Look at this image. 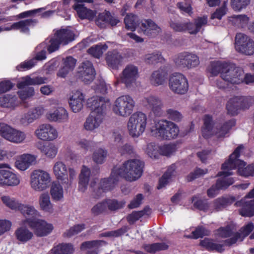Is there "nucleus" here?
<instances>
[{
	"label": "nucleus",
	"instance_id": "nucleus-1",
	"mask_svg": "<svg viewBox=\"0 0 254 254\" xmlns=\"http://www.w3.org/2000/svg\"><path fill=\"white\" fill-rule=\"evenodd\" d=\"M75 34L70 29H61L57 30L54 35L49 39H46L44 42L36 47L38 52L35 60L42 61L46 59V49L49 53H53L59 48L60 45H66L74 40Z\"/></svg>",
	"mask_w": 254,
	"mask_h": 254
},
{
	"label": "nucleus",
	"instance_id": "nucleus-2",
	"mask_svg": "<svg viewBox=\"0 0 254 254\" xmlns=\"http://www.w3.org/2000/svg\"><path fill=\"white\" fill-rule=\"evenodd\" d=\"M245 148L242 145H239L230 155L229 159L222 165L223 173L228 177L232 175L231 171L238 168V174L243 177L254 176V164L246 166V163L238 159L240 154L243 152Z\"/></svg>",
	"mask_w": 254,
	"mask_h": 254
},
{
	"label": "nucleus",
	"instance_id": "nucleus-3",
	"mask_svg": "<svg viewBox=\"0 0 254 254\" xmlns=\"http://www.w3.org/2000/svg\"><path fill=\"white\" fill-rule=\"evenodd\" d=\"M143 163L138 159H130L121 166L115 167L112 170V176L118 173L120 177L129 182L138 180L143 172Z\"/></svg>",
	"mask_w": 254,
	"mask_h": 254
},
{
	"label": "nucleus",
	"instance_id": "nucleus-4",
	"mask_svg": "<svg viewBox=\"0 0 254 254\" xmlns=\"http://www.w3.org/2000/svg\"><path fill=\"white\" fill-rule=\"evenodd\" d=\"M235 125V121L231 120L223 124L213 126L211 117L205 115L204 118V125L201 129V134L205 138L212 135H215L218 138H224L228 135L229 130Z\"/></svg>",
	"mask_w": 254,
	"mask_h": 254
},
{
	"label": "nucleus",
	"instance_id": "nucleus-5",
	"mask_svg": "<svg viewBox=\"0 0 254 254\" xmlns=\"http://www.w3.org/2000/svg\"><path fill=\"white\" fill-rule=\"evenodd\" d=\"M149 129L152 135L164 140L176 138L179 133L178 126L166 120L155 121Z\"/></svg>",
	"mask_w": 254,
	"mask_h": 254
},
{
	"label": "nucleus",
	"instance_id": "nucleus-6",
	"mask_svg": "<svg viewBox=\"0 0 254 254\" xmlns=\"http://www.w3.org/2000/svg\"><path fill=\"white\" fill-rule=\"evenodd\" d=\"M147 115L142 112L132 114L127 122V127L129 135L132 138H137L142 135L147 126Z\"/></svg>",
	"mask_w": 254,
	"mask_h": 254
},
{
	"label": "nucleus",
	"instance_id": "nucleus-7",
	"mask_svg": "<svg viewBox=\"0 0 254 254\" xmlns=\"http://www.w3.org/2000/svg\"><path fill=\"white\" fill-rule=\"evenodd\" d=\"M244 71L235 65L226 63L224 69L221 73V77L223 81H217L216 86L219 88H226L225 82L231 84H240L243 82Z\"/></svg>",
	"mask_w": 254,
	"mask_h": 254
},
{
	"label": "nucleus",
	"instance_id": "nucleus-8",
	"mask_svg": "<svg viewBox=\"0 0 254 254\" xmlns=\"http://www.w3.org/2000/svg\"><path fill=\"white\" fill-rule=\"evenodd\" d=\"M135 101L129 95H124L118 97L114 101L112 109L117 116L126 118L130 115L134 110Z\"/></svg>",
	"mask_w": 254,
	"mask_h": 254
},
{
	"label": "nucleus",
	"instance_id": "nucleus-9",
	"mask_svg": "<svg viewBox=\"0 0 254 254\" xmlns=\"http://www.w3.org/2000/svg\"><path fill=\"white\" fill-rule=\"evenodd\" d=\"M47 78L42 77H36L31 78L30 76H26L21 78L17 84V86L21 90L18 92L20 98L24 101L34 95V90L33 87H27L26 86L39 85L47 82Z\"/></svg>",
	"mask_w": 254,
	"mask_h": 254
},
{
	"label": "nucleus",
	"instance_id": "nucleus-10",
	"mask_svg": "<svg viewBox=\"0 0 254 254\" xmlns=\"http://www.w3.org/2000/svg\"><path fill=\"white\" fill-rule=\"evenodd\" d=\"M30 179L31 188L37 191H42L47 189L51 182L50 174L47 171L40 169L33 171Z\"/></svg>",
	"mask_w": 254,
	"mask_h": 254
},
{
	"label": "nucleus",
	"instance_id": "nucleus-11",
	"mask_svg": "<svg viewBox=\"0 0 254 254\" xmlns=\"http://www.w3.org/2000/svg\"><path fill=\"white\" fill-rule=\"evenodd\" d=\"M46 107L53 109L46 114V119L50 122L63 123L68 121L69 115L67 111L64 107L59 106L57 101H50Z\"/></svg>",
	"mask_w": 254,
	"mask_h": 254
},
{
	"label": "nucleus",
	"instance_id": "nucleus-12",
	"mask_svg": "<svg viewBox=\"0 0 254 254\" xmlns=\"http://www.w3.org/2000/svg\"><path fill=\"white\" fill-rule=\"evenodd\" d=\"M232 201V199L230 198L219 197L215 199L213 203L209 204L206 201L198 199L196 196L192 199V202L195 207L208 212H212L214 210H218L231 203Z\"/></svg>",
	"mask_w": 254,
	"mask_h": 254
},
{
	"label": "nucleus",
	"instance_id": "nucleus-13",
	"mask_svg": "<svg viewBox=\"0 0 254 254\" xmlns=\"http://www.w3.org/2000/svg\"><path fill=\"white\" fill-rule=\"evenodd\" d=\"M0 135L6 140L14 143H22L26 138L24 132L4 123L0 124Z\"/></svg>",
	"mask_w": 254,
	"mask_h": 254
},
{
	"label": "nucleus",
	"instance_id": "nucleus-14",
	"mask_svg": "<svg viewBox=\"0 0 254 254\" xmlns=\"http://www.w3.org/2000/svg\"><path fill=\"white\" fill-rule=\"evenodd\" d=\"M236 50L245 55L254 54V41L250 37L243 33H238L235 37Z\"/></svg>",
	"mask_w": 254,
	"mask_h": 254
},
{
	"label": "nucleus",
	"instance_id": "nucleus-15",
	"mask_svg": "<svg viewBox=\"0 0 254 254\" xmlns=\"http://www.w3.org/2000/svg\"><path fill=\"white\" fill-rule=\"evenodd\" d=\"M35 136L43 141H52L59 137L57 128L50 124H42L38 126L34 131Z\"/></svg>",
	"mask_w": 254,
	"mask_h": 254
},
{
	"label": "nucleus",
	"instance_id": "nucleus-16",
	"mask_svg": "<svg viewBox=\"0 0 254 254\" xmlns=\"http://www.w3.org/2000/svg\"><path fill=\"white\" fill-rule=\"evenodd\" d=\"M176 66L181 68H191L199 64L198 56L193 53L185 52L179 54L174 59Z\"/></svg>",
	"mask_w": 254,
	"mask_h": 254
},
{
	"label": "nucleus",
	"instance_id": "nucleus-17",
	"mask_svg": "<svg viewBox=\"0 0 254 254\" xmlns=\"http://www.w3.org/2000/svg\"><path fill=\"white\" fill-rule=\"evenodd\" d=\"M237 206L241 207L240 214L245 217H252L254 215V188L245 197L235 203Z\"/></svg>",
	"mask_w": 254,
	"mask_h": 254
},
{
	"label": "nucleus",
	"instance_id": "nucleus-18",
	"mask_svg": "<svg viewBox=\"0 0 254 254\" xmlns=\"http://www.w3.org/2000/svg\"><path fill=\"white\" fill-rule=\"evenodd\" d=\"M169 85L172 91L181 94L185 93L189 87L186 78L179 73H175L171 75Z\"/></svg>",
	"mask_w": 254,
	"mask_h": 254
},
{
	"label": "nucleus",
	"instance_id": "nucleus-19",
	"mask_svg": "<svg viewBox=\"0 0 254 254\" xmlns=\"http://www.w3.org/2000/svg\"><path fill=\"white\" fill-rule=\"evenodd\" d=\"M142 106L150 109L153 114L158 117L164 115V104L162 99L155 96H149L144 98L141 101Z\"/></svg>",
	"mask_w": 254,
	"mask_h": 254
},
{
	"label": "nucleus",
	"instance_id": "nucleus-20",
	"mask_svg": "<svg viewBox=\"0 0 254 254\" xmlns=\"http://www.w3.org/2000/svg\"><path fill=\"white\" fill-rule=\"evenodd\" d=\"M29 227L38 237L46 236L50 234L54 229L53 225L51 223L44 219L38 218L34 221H30Z\"/></svg>",
	"mask_w": 254,
	"mask_h": 254
},
{
	"label": "nucleus",
	"instance_id": "nucleus-21",
	"mask_svg": "<svg viewBox=\"0 0 254 254\" xmlns=\"http://www.w3.org/2000/svg\"><path fill=\"white\" fill-rule=\"evenodd\" d=\"M77 76L85 83H90L95 76L92 64L88 61L82 63L78 68Z\"/></svg>",
	"mask_w": 254,
	"mask_h": 254
},
{
	"label": "nucleus",
	"instance_id": "nucleus-22",
	"mask_svg": "<svg viewBox=\"0 0 254 254\" xmlns=\"http://www.w3.org/2000/svg\"><path fill=\"white\" fill-rule=\"evenodd\" d=\"M220 178L219 179L216 184L212 186L207 190V194L209 197H214L217 195L220 190L225 189L234 183L232 178L227 177L226 174L223 173V171L218 175Z\"/></svg>",
	"mask_w": 254,
	"mask_h": 254
},
{
	"label": "nucleus",
	"instance_id": "nucleus-23",
	"mask_svg": "<svg viewBox=\"0 0 254 254\" xmlns=\"http://www.w3.org/2000/svg\"><path fill=\"white\" fill-rule=\"evenodd\" d=\"M37 158L38 156L35 154L23 153L16 157L14 166L20 171H26L30 166L37 164Z\"/></svg>",
	"mask_w": 254,
	"mask_h": 254
},
{
	"label": "nucleus",
	"instance_id": "nucleus-24",
	"mask_svg": "<svg viewBox=\"0 0 254 254\" xmlns=\"http://www.w3.org/2000/svg\"><path fill=\"white\" fill-rule=\"evenodd\" d=\"M103 119L104 115L102 112L92 111L84 123V128L87 131H95L99 127Z\"/></svg>",
	"mask_w": 254,
	"mask_h": 254
},
{
	"label": "nucleus",
	"instance_id": "nucleus-25",
	"mask_svg": "<svg viewBox=\"0 0 254 254\" xmlns=\"http://www.w3.org/2000/svg\"><path fill=\"white\" fill-rule=\"evenodd\" d=\"M18 210L25 218L21 221V224L23 226H29L30 225V221H35L37 219L36 217L40 216L39 212L31 205L21 204Z\"/></svg>",
	"mask_w": 254,
	"mask_h": 254
},
{
	"label": "nucleus",
	"instance_id": "nucleus-26",
	"mask_svg": "<svg viewBox=\"0 0 254 254\" xmlns=\"http://www.w3.org/2000/svg\"><path fill=\"white\" fill-rule=\"evenodd\" d=\"M85 96L79 90H74L71 93L68 103L72 111L77 113L81 111L83 107Z\"/></svg>",
	"mask_w": 254,
	"mask_h": 254
},
{
	"label": "nucleus",
	"instance_id": "nucleus-27",
	"mask_svg": "<svg viewBox=\"0 0 254 254\" xmlns=\"http://www.w3.org/2000/svg\"><path fill=\"white\" fill-rule=\"evenodd\" d=\"M138 76V69L133 65H128L124 69L121 76V81L127 87L130 86L135 82Z\"/></svg>",
	"mask_w": 254,
	"mask_h": 254
},
{
	"label": "nucleus",
	"instance_id": "nucleus-28",
	"mask_svg": "<svg viewBox=\"0 0 254 254\" xmlns=\"http://www.w3.org/2000/svg\"><path fill=\"white\" fill-rule=\"evenodd\" d=\"M76 60L72 57L69 56L62 60L60 67L57 72V76L61 78H65L74 68Z\"/></svg>",
	"mask_w": 254,
	"mask_h": 254
},
{
	"label": "nucleus",
	"instance_id": "nucleus-29",
	"mask_svg": "<svg viewBox=\"0 0 254 254\" xmlns=\"http://www.w3.org/2000/svg\"><path fill=\"white\" fill-rule=\"evenodd\" d=\"M39 209L44 213L51 214L55 212L54 205L47 192L42 193L38 198Z\"/></svg>",
	"mask_w": 254,
	"mask_h": 254
},
{
	"label": "nucleus",
	"instance_id": "nucleus-30",
	"mask_svg": "<svg viewBox=\"0 0 254 254\" xmlns=\"http://www.w3.org/2000/svg\"><path fill=\"white\" fill-rule=\"evenodd\" d=\"M53 171L56 178L63 184L64 180L67 181L68 169L63 162L61 161L56 162L53 167Z\"/></svg>",
	"mask_w": 254,
	"mask_h": 254
},
{
	"label": "nucleus",
	"instance_id": "nucleus-31",
	"mask_svg": "<svg viewBox=\"0 0 254 254\" xmlns=\"http://www.w3.org/2000/svg\"><path fill=\"white\" fill-rule=\"evenodd\" d=\"M112 176V172L109 178H105L101 180L100 186L99 187V191L101 190L103 191H108L112 190L117 185L119 181L120 176L118 173H116L114 176Z\"/></svg>",
	"mask_w": 254,
	"mask_h": 254
},
{
	"label": "nucleus",
	"instance_id": "nucleus-32",
	"mask_svg": "<svg viewBox=\"0 0 254 254\" xmlns=\"http://www.w3.org/2000/svg\"><path fill=\"white\" fill-rule=\"evenodd\" d=\"M168 71L165 68H160L154 71L150 78V83L154 86L163 85L166 81Z\"/></svg>",
	"mask_w": 254,
	"mask_h": 254
},
{
	"label": "nucleus",
	"instance_id": "nucleus-33",
	"mask_svg": "<svg viewBox=\"0 0 254 254\" xmlns=\"http://www.w3.org/2000/svg\"><path fill=\"white\" fill-rule=\"evenodd\" d=\"M109 100L100 96H93L87 100V106L93 111H101L103 113V110L106 108V104Z\"/></svg>",
	"mask_w": 254,
	"mask_h": 254
},
{
	"label": "nucleus",
	"instance_id": "nucleus-34",
	"mask_svg": "<svg viewBox=\"0 0 254 254\" xmlns=\"http://www.w3.org/2000/svg\"><path fill=\"white\" fill-rule=\"evenodd\" d=\"M144 34L148 36H155L161 31L160 28L151 20H144L140 27Z\"/></svg>",
	"mask_w": 254,
	"mask_h": 254
},
{
	"label": "nucleus",
	"instance_id": "nucleus-35",
	"mask_svg": "<svg viewBox=\"0 0 254 254\" xmlns=\"http://www.w3.org/2000/svg\"><path fill=\"white\" fill-rule=\"evenodd\" d=\"M90 174V169L84 165L82 166L79 175L78 190L80 191L84 192L86 190Z\"/></svg>",
	"mask_w": 254,
	"mask_h": 254
},
{
	"label": "nucleus",
	"instance_id": "nucleus-36",
	"mask_svg": "<svg viewBox=\"0 0 254 254\" xmlns=\"http://www.w3.org/2000/svg\"><path fill=\"white\" fill-rule=\"evenodd\" d=\"M119 22L118 18L113 17L110 12L105 11L99 14L96 20V24L99 27L104 28L108 23L110 24L112 26H115Z\"/></svg>",
	"mask_w": 254,
	"mask_h": 254
},
{
	"label": "nucleus",
	"instance_id": "nucleus-37",
	"mask_svg": "<svg viewBox=\"0 0 254 254\" xmlns=\"http://www.w3.org/2000/svg\"><path fill=\"white\" fill-rule=\"evenodd\" d=\"M40 152L47 158L54 159L57 156L59 147L53 142H50L38 147Z\"/></svg>",
	"mask_w": 254,
	"mask_h": 254
},
{
	"label": "nucleus",
	"instance_id": "nucleus-38",
	"mask_svg": "<svg viewBox=\"0 0 254 254\" xmlns=\"http://www.w3.org/2000/svg\"><path fill=\"white\" fill-rule=\"evenodd\" d=\"M14 235L16 240L22 244L30 241L33 237V233L23 226L17 228Z\"/></svg>",
	"mask_w": 254,
	"mask_h": 254
},
{
	"label": "nucleus",
	"instance_id": "nucleus-39",
	"mask_svg": "<svg viewBox=\"0 0 254 254\" xmlns=\"http://www.w3.org/2000/svg\"><path fill=\"white\" fill-rule=\"evenodd\" d=\"M74 8L78 17L82 19H92L96 14L94 11L87 8L83 4L77 3L74 5Z\"/></svg>",
	"mask_w": 254,
	"mask_h": 254
},
{
	"label": "nucleus",
	"instance_id": "nucleus-40",
	"mask_svg": "<svg viewBox=\"0 0 254 254\" xmlns=\"http://www.w3.org/2000/svg\"><path fill=\"white\" fill-rule=\"evenodd\" d=\"M123 57L116 50L108 52L106 56V62L108 66L113 69L116 68L121 64Z\"/></svg>",
	"mask_w": 254,
	"mask_h": 254
},
{
	"label": "nucleus",
	"instance_id": "nucleus-41",
	"mask_svg": "<svg viewBox=\"0 0 254 254\" xmlns=\"http://www.w3.org/2000/svg\"><path fill=\"white\" fill-rule=\"evenodd\" d=\"M176 166L171 165L167 170L166 172L162 176L159 181L158 189H161L167 185L172 179L176 176Z\"/></svg>",
	"mask_w": 254,
	"mask_h": 254
},
{
	"label": "nucleus",
	"instance_id": "nucleus-42",
	"mask_svg": "<svg viewBox=\"0 0 254 254\" xmlns=\"http://www.w3.org/2000/svg\"><path fill=\"white\" fill-rule=\"evenodd\" d=\"M244 100V98H239L237 97L230 99L227 104L228 112L232 115L237 114L238 109L244 107L242 103Z\"/></svg>",
	"mask_w": 254,
	"mask_h": 254
},
{
	"label": "nucleus",
	"instance_id": "nucleus-43",
	"mask_svg": "<svg viewBox=\"0 0 254 254\" xmlns=\"http://www.w3.org/2000/svg\"><path fill=\"white\" fill-rule=\"evenodd\" d=\"M254 229V224L250 222L243 227L240 230V233H236L234 234V238L231 240L230 243L234 244L237 241H242L245 237L248 236Z\"/></svg>",
	"mask_w": 254,
	"mask_h": 254
},
{
	"label": "nucleus",
	"instance_id": "nucleus-44",
	"mask_svg": "<svg viewBox=\"0 0 254 254\" xmlns=\"http://www.w3.org/2000/svg\"><path fill=\"white\" fill-rule=\"evenodd\" d=\"M105 244L104 241L100 240L88 241L82 243L80 249L82 251H87L90 254H97V249Z\"/></svg>",
	"mask_w": 254,
	"mask_h": 254
},
{
	"label": "nucleus",
	"instance_id": "nucleus-45",
	"mask_svg": "<svg viewBox=\"0 0 254 254\" xmlns=\"http://www.w3.org/2000/svg\"><path fill=\"white\" fill-rule=\"evenodd\" d=\"M50 195L53 200L55 201H60L63 200L64 189L59 182L53 183L50 189Z\"/></svg>",
	"mask_w": 254,
	"mask_h": 254
},
{
	"label": "nucleus",
	"instance_id": "nucleus-46",
	"mask_svg": "<svg viewBox=\"0 0 254 254\" xmlns=\"http://www.w3.org/2000/svg\"><path fill=\"white\" fill-rule=\"evenodd\" d=\"M19 103L15 96L5 95L0 97V106L5 108H14Z\"/></svg>",
	"mask_w": 254,
	"mask_h": 254
},
{
	"label": "nucleus",
	"instance_id": "nucleus-47",
	"mask_svg": "<svg viewBox=\"0 0 254 254\" xmlns=\"http://www.w3.org/2000/svg\"><path fill=\"white\" fill-rule=\"evenodd\" d=\"M74 249L70 244H62L54 247L50 251V254H72Z\"/></svg>",
	"mask_w": 254,
	"mask_h": 254
},
{
	"label": "nucleus",
	"instance_id": "nucleus-48",
	"mask_svg": "<svg viewBox=\"0 0 254 254\" xmlns=\"http://www.w3.org/2000/svg\"><path fill=\"white\" fill-rule=\"evenodd\" d=\"M226 63L221 61H214L211 63L208 68V71L211 76H217L224 69Z\"/></svg>",
	"mask_w": 254,
	"mask_h": 254
},
{
	"label": "nucleus",
	"instance_id": "nucleus-49",
	"mask_svg": "<svg viewBox=\"0 0 254 254\" xmlns=\"http://www.w3.org/2000/svg\"><path fill=\"white\" fill-rule=\"evenodd\" d=\"M108 152L106 149L99 148L93 152L92 159L96 163L101 164L105 161Z\"/></svg>",
	"mask_w": 254,
	"mask_h": 254
},
{
	"label": "nucleus",
	"instance_id": "nucleus-50",
	"mask_svg": "<svg viewBox=\"0 0 254 254\" xmlns=\"http://www.w3.org/2000/svg\"><path fill=\"white\" fill-rule=\"evenodd\" d=\"M144 61L148 64H155L163 63L165 61V59L160 52L155 51L152 53L146 54L144 56Z\"/></svg>",
	"mask_w": 254,
	"mask_h": 254
},
{
	"label": "nucleus",
	"instance_id": "nucleus-51",
	"mask_svg": "<svg viewBox=\"0 0 254 254\" xmlns=\"http://www.w3.org/2000/svg\"><path fill=\"white\" fill-rule=\"evenodd\" d=\"M250 18L245 14L234 15L229 17V21L237 26L244 27L247 25Z\"/></svg>",
	"mask_w": 254,
	"mask_h": 254
},
{
	"label": "nucleus",
	"instance_id": "nucleus-52",
	"mask_svg": "<svg viewBox=\"0 0 254 254\" xmlns=\"http://www.w3.org/2000/svg\"><path fill=\"white\" fill-rule=\"evenodd\" d=\"M124 21L126 28L131 31H134L138 25L139 19L137 16L129 14L126 16Z\"/></svg>",
	"mask_w": 254,
	"mask_h": 254
},
{
	"label": "nucleus",
	"instance_id": "nucleus-53",
	"mask_svg": "<svg viewBox=\"0 0 254 254\" xmlns=\"http://www.w3.org/2000/svg\"><path fill=\"white\" fill-rule=\"evenodd\" d=\"M143 150L150 158H156L159 156V145L155 143H147Z\"/></svg>",
	"mask_w": 254,
	"mask_h": 254
},
{
	"label": "nucleus",
	"instance_id": "nucleus-54",
	"mask_svg": "<svg viewBox=\"0 0 254 254\" xmlns=\"http://www.w3.org/2000/svg\"><path fill=\"white\" fill-rule=\"evenodd\" d=\"M200 245L208 251L215 250L221 252L223 250L221 245L214 243L212 240L208 239H205L202 240L200 242Z\"/></svg>",
	"mask_w": 254,
	"mask_h": 254
},
{
	"label": "nucleus",
	"instance_id": "nucleus-55",
	"mask_svg": "<svg viewBox=\"0 0 254 254\" xmlns=\"http://www.w3.org/2000/svg\"><path fill=\"white\" fill-rule=\"evenodd\" d=\"M107 49L108 46L106 44L97 45L89 49L88 53L92 56L99 58Z\"/></svg>",
	"mask_w": 254,
	"mask_h": 254
},
{
	"label": "nucleus",
	"instance_id": "nucleus-56",
	"mask_svg": "<svg viewBox=\"0 0 254 254\" xmlns=\"http://www.w3.org/2000/svg\"><path fill=\"white\" fill-rule=\"evenodd\" d=\"M234 234L233 232V227L232 226L230 225L228 226L226 228H221L217 231L216 235L219 237L222 238H226L230 236H232V238L227 240V243L231 245L230 243L231 240L234 238Z\"/></svg>",
	"mask_w": 254,
	"mask_h": 254
},
{
	"label": "nucleus",
	"instance_id": "nucleus-57",
	"mask_svg": "<svg viewBox=\"0 0 254 254\" xmlns=\"http://www.w3.org/2000/svg\"><path fill=\"white\" fill-rule=\"evenodd\" d=\"M1 200L3 204L7 207L12 210L18 209L21 203L16 200L14 198L8 195H3L1 197Z\"/></svg>",
	"mask_w": 254,
	"mask_h": 254
},
{
	"label": "nucleus",
	"instance_id": "nucleus-58",
	"mask_svg": "<svg viewBox=\"0 0 254 254\" xmlns=\"http://www.w3.org/2000/svg\"><path fill=\"white\" fill-rule=\"evenodd\" d=\"M168 246L165 243H158L144 246V250L151 253H154L159 251L166 250Z\"/></svg>",
	"mask_w": 254,
	"mask_h": 254
},
{
	"label": "nucleus",
	"instance_id": "nucleus-59",
	"mask_svg": "<svg viewBox=\"0 0 254 254\" xmlns=\"http://www.w3.org/2000/svg\"><path fill=\"white\" fill-rule=\"evenodd\" d=\"M176 150V145L174 144H166L159 146V155L168 156L173 154Z\"/></svg>",
	"mask_w": 254,
	"mask_h": 254
},
{
	"label": "nucleus",
	"instance_id": "nucleus-60",
	"mask_svg": "<svg viewBox=\"0 0 254 254\" xmlns=\"http://www.w3.org/2000/svg\"><path fill=\"white\" fill-rule=\"evenodd\" d=\"M251 3V0H231V6L236 11H241L246 8Z\"/></svg>",
	"mask_w": 254,
	"mask_h": 254
},
{
	"label": "nucleus",
	"instance_id": "nucleus-61",
	"mask_svg": "<svg viewBox=\"0 0 254 254\" xmlns=\"http://www.w3.org/2000/svg\"><path fill=\"white\" fill-rule=\"evenodd\" d=\"M195 23V28L194 29L190 28V33L191 34H195L198 32L201 27L205 25L207 23V17L203 16L202 17H198L194 21Z\"/></svg>",
	"mask_w": 254,
	"mask_h": 254
},
{
	"label": "nucleus",
	"instance_id": "nucleus-62",
	"mask_svg": "<svg viewBox=\"0 0 254 254\" xmlns=\"http://www.w3.org/2000/svg\"><path fill=\"white\" fill-rule=\"evenodd\" d=\"M33 21L31 19L21 20L14 23L15 30H19L21 32L26 33L29 31V27L32 24Z\"/></svg>",
	"mask_w": 254,
	"mask_h": 254
},
{
	"label": "nucleus",
	"instance_id": "nucleus-63",
	"mask_svg": "<svg viewBox=\"0 0 254 254\" xmlns=\"http://www.w3.org/2000/svg\"><path fill=\"white\" fill-rule=\"evenodd\" d=\"M166 117L176 122H179L183 119L182 114L178 111L173 109H168L165 113Z\"/></svg>",
	"mask_w": 254,
	"mask_h": 254
},
{
	"label": "nucleus",
	"instance_id": "nucleus-64",
	"mask_svg": "<svg viewBox=\"0 0 254 254\" xmlns=\"http://www.w3.org/2000/svg\"><path fill=\"white\" fill-rule=\"evenodd\" d=\"M20 182V177L9 170L7 179H6L5 185L15 186L18 185Z\"/></svg>",
	"mask_w": 254,
	"mask_h": 254
}]
</instances>
